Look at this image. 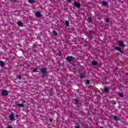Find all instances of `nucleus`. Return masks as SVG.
<instances>
[{
    "label": "nucleus",
    "mask_w": 128,
    "mask_h": 128,
    "mask_svg": "<svg viewBox=\"0 0 128 128\" xmlns=\"http://www.w3.org/2000/svg\"><path fill=\"white\" fill-rule=\"evenodd\" d=\"M41 72L44 76H46V72H47L46 68H42V69H41Z\"/></svg>",
    "instance_id": "f257e3e1"
},
{
    "label": "nucleus",
    "mask_w": 128,
    "mask_h": 128,
    "mask_svg": "<svg viewBox=\"0 0 128 128\" xmlns=\"http://www.w3.org/2000/svg\"><path fill=\"white\" fill-rule=\"evenodd\" d=\"M9 118H10L12 122H14V114H11L9 116Z\"/></svg>",
    "instance_id": "f03ea898"
},
{
    "label": "nucleus",
    "mask_w": 128,
    "mask_h": 128,
    "mask_svg": "<svg viewBox=\"0 0 128 128\" xmlns=\"http://www.w3.org/2000/svg\"><path fill=\"white\" fill-rule=\"evenodd\" d=\"M2 96H6L7 94H8V91L6 90H3L2 92Z\"/></svg>",
    "instance_id": "7ed1b4c3"
},
{
    "label": "nucleus",
    "mask_w": 128,
    "mask_h": 128,
    "mask_svg": "<svg viewBox=\"0 0 128 128\" xmlns=\"http://www.w3.org/2000/svg\"><path fill=\"white\" fill-rule=\"evenodd\" d=\"M74 6H76V8H80V4L76 1L74 2Z\"/></svg>",
    "instance_id": "20e7f679"
},
{
    "label": "nucleus",
    "mask_w": 128,
    "mask_h": 128,
    "mask_svg": "<svg viewBox=\"0 0 128 128\" xmlns=\"http://www.w3.org/2000/svg\"><path fill=\"white\" fill-rule=\"evenodd\" d=\"M74 58L72 56H68L66 57V60L68 62H72V60H73Z\"/></svg>",
    "instance_id": "39448f33"
},
{
    "label": "nucleus",
    "mask_w": 128,
    "mask_h": 128,
    "mask_svg": "<svg viewBox=\"0 0 128 128\" xmlns=\"http://www.w3.org/2000/svg\"><path fill=\"white\" fill-rule=\"evenodd\" d=\"M115 50H118L119 52H121V54H124V51L122 50L121 48L116 46L115 47Z\"/></svg>",
    "instance_id": "423d86ee"
},
{
    "label": "nucleus",
    "mask_w": 128,
    "mask_h": 128,
    "mask_svg": "<svg viewBox=\"0 0 128 128\" xmlns=\"http://www.w3.org/2000/svg\"><path fill=\"white\" fill-rule=\"evenodd\" d=\"M26 102L24 100H23L22 102V104H17L18 106H20V107H22V106H24V104Z\"/></svg>",
    "instance_id": "0eeeda50"
},
{
    "label": "nucleus",
    "mask_w": 128,
    "mask_h": 128,
    "mask_svg": "<svg viewBox=\"0 0 128 128\" xmlns=\"http://www.w3.org/2000/svg\"><path fill=\"white\" fill-rule=\"evenodd\" d=\"M80 78L82 80V78H86V74H82L80 75Z\"/></svg>",
    "instance_id": "6e6552de"
},
{
    "label": "nucleus",
    "mask_w": 128,
    "mask_h": 128,
    "mask_svg": "<svg viewBox=\"0 0 128 128\" xmlns=\"http://www.w3.org/2000/svg\"><path fill=\"white\" fill-rule=\"evenodd\" d=\"M101 4L102 6H108V2H106V1H102L101 2Z\"/></svg>",
    "instance_id": "1a4fd4ad"
},
{
    "label": "nucleus",
    "mask_w": 128,
    "mask_h": 128,
    "mask_svg": "<svg viewBox=\"0 0 128 128\" xmlns=\"http://www.w3.org/2000/svg\"><path fill=\"white\" fill-rule=\"evenodd\" d=\"M36 18H40L42 16V14H40V12H38L36 13Z\"/></svg>",
    "instance_id": "9d476101"
},
{
    "label": "nucleus",
    "mask_w": 128,
    "mask_h": 128,
    "mask_svg": "<svg viewBox=\"0 0 128 128\" xmlns=\"http://www.w3.org/2000/svg\"><path fill=\"white\" fill-rule=\"evenodd\" d=\"M118 44L119 46H122H122H124V42H122V41H119L118 42Z\"/></svg>",
    "instance_id": "9b49d317"
},
{
    "label": "nucleus",
    "mask_w": 128,
    "mask_h": 128,
    "mask_svg": "<svg viewBox=\"0 0 128 128\" xmlns=\"http://www.w3.org/2000/svg\"><path fill=\"white\" fill-rule=\"evenodd\" d=\"M0 64L1 66H2V68H4L6 64H4V61L0 60Z\"/></svg>",
    "instance_id": "f8f14e48"
},
{
    "label": "nucleus",
    "mask_w": 128,
    "mask_h": 128,
    "mask_svg": "<svg viewBox=\"0 0 128 128\" xmlns=\"http://www.w3.org/2000/svg\"><path fill=\"white\" fill-rule=\"evenodd\" d=\"M104 92H110V88L106 87L104 88Z\"/></svg>",
    "instance_id": "ddd939ff"
},
{
    "label": "nucleus",
    "mask_w": 128,
    "mask_h": 128,
    "mask_svg": "<svg viewBox=\"0 0 128 128\" xmlns=\"http://www.w3.org/2000/svg\"><path fill=\"white\" fill-rule=\"evenodd\" d=\"M17 24L19 26H22V22L20 21H18L17 22Z\"/></svg>",
    "instance_id": "4468645a"
},
{
    "label": "nucleus",
    "mask_w": 128,
    "mask_h": 128,
    "mask_svg": "<svg viewBox=\"0 0 128 128\" xmlns=\"http://www.w3.org/2000/svg\"><path fill=\"white\" fill-rule=\"evenodd\" d=\"M92 64L93 66H96V64H98V62L96 61H92Z\"/></svg>",
    "instance_id": "2eb2a0df"
},
{
    "label": "nucleus",
    "mask_w": 128,
    "mask_h": 128,
    "mask_svg": "<svg viewBox=\"0 0 128 128\" xmlns=\"http://www.w3.org/2000/svg\"><path fill=\"white\" fill-rule=\"evenodd\" d=\"M30 4H34V0H28Z\"/></svg>",
    "instance_id": "dca6fc26"
},
{
    "label": "nucleus",
    "mask_w": 128,
    "mask_h": 128,
    "mask_svg": "<svg viewBox=\"0 0 128 128\" xmlns=\"http://www.w3.org/2000/svg\"><path fill=\"white\" fill-rule=\"evenodd\" d=\"M53 34H54V35L55 36H58V32H56V30L53 31Z\"/></svg>",
    "instance_id": "f3484780"
},
{
    "label": "nucleus",
    "mask_w": 128,
    "mask_h": 128,
    "mask_svg": "<svg viewBox=\"0 0 128 128\" xmlns=\"http://www.w3.org/2000/svg\"><path fill=\"white\" fill-rule=\"evenodd\" d=\"M65 22H66V26H70V23L68 22V21L66 20V21H65Z\"/></svg>",
    "instance_id": "a211bd4d"
},
{
    "label": "nucleus",
    "mask_w": 128,
    "mask_h": 128,
    "mask_svg": "<svg viewBox=\"0 0 128 128\" xmlns=\"http://www.w3.org/2000/svg\"><path fill=\"white\" fill-rule=\"evenodd\" d=\"M114 120H120V118H118V116H114Z\"/></svg>",
    "instance_id": "6ab92c4d"
},
{
    "label": "nucleus",
    "mask_w": 128,
    "mask_h": 128,
    "mask_svg": "<svg viewBox=\"0 0 128 128\" xmlns=\"http://www.w3.org/2000/svg\"><path fill=\"white\" fill-rule=\"evenodd\" d=\"M118 96H120V98H123L124 97V94H122V92H118Z\"/></svg>",
    "instance_id": "aec40b11"
},
{
    "label": "nucleus",
    "mask_w": 128,
    "mask_h": 128,
    "mask_svg": "<svg viewBox=\"0 0 128 128\" xmlns=\"http://www.w3.org/2000/svg\"><path fill=\"white\" fill-rule=\"evenodd\" d=\"M78 104V99L75 100V104Z\"/></svg>",
    "instance_id": "412c9836"
},
{
    "label": "nucleus",
    "mask_w": 128,
    "mask_h": 128,
    "mask_svg": "<svg viewBox=\"0 0 128 128\" xmlns=\"http://www.w3.org/2000/svg\"><path fill=\"white\" fill-rule=\"evenodd\" d=\"M33 72H38V69L37 68L34 69Z\"/></svg>",
    "instance_id": "4be33fe9"
},
{
    "label": "nucleus",
    "mask_w": 128,
    "mask_h": 128,
    "mask_svg": "<svg viewBox=\"0 0 128 128\" xmlns=\"http://www.w3.org/2000/svg\"><path fill=\"white\" fill-rule=\"evenodd\" d=\"M106 22H110V18H106Z\"/></svg>",
    "instance_id": "5701e85b"
},
{
    "label": "nucleus",
    "mask_w": 128,
    "mask_h": 128,
    "mask_svg": "<svg viewBox=\"0 0 128 128\" xmlns=\"http://www.w3.org/2000/svg\"><path fill=\"white\" fill-rule=\"evenodd\" d=\"M86 84H90V82L89 80H86Z\"/></svg>",
    "instance_id": "b1692460"
},
{
    "label": "nucleus",
    "mask_w": 128,
    "mask_h": 128,
    "mask_svg": "<svg viewBox=\"0 0 128 128\" xmlns=\"http://www.w3.org/2000/svg\"><path fill=\"white\" fill-rule=\"evenodd\" d=\"M58 56H62V52H60L58 53Z\"/></svg>",
    "instance_id": "393cba45"
},
{
    "label": "nucleus",
    "mask_w": 128,
    "mask_h": 128,
    "mask_svg": "<svg viewBox=\"0 0 128 128\" xmlns=\"http://www.w3.org/2000/svg\"><path fill=\"white\" fill-rule=\"evenodd\" d=\"M18 78L19 80H22V76H21L20 75H19V76H18Z\"/></svg>",
    "instance_id": "a878e982"
},
{
    "label": "nucleus",
    "mask_w": 128,
    "mask_h": 128,
    "mask_svg": "<svg viewBox=\"0 0 128 128\" xmlns=\"http://www.w3.org/2000/svg\"><path fill=\"white\" fill-rule=\"evenodd\" d=\"M88 20H89L90 22H92V18H88Z\"/></svg>",
    "instance_id": "bb28decb"
},
{
    "label": "nucleus",
    "mask_w": 128,
    "mask_h": 128,
    "mask_svg": "<svg viewBox=\"0 0 128 128\" xmlns=\"http://www.w3.org/2000/svg\"><path fill=\"white\" fill-rule=\"evenodd\" d=\"M8 128H14L12 126H9Z\"/></svg>",
    "instance_id": "cd10ccee"
},
{
    "label": "nucleus",
    "mask_w": 128,
    "mask_h": 128,
    "mask_svg": "<svg viewBox=\"0 0 128 128\" xmlns=\"http://www.w3.org/2000/svg\"><path fill=\"white\" fill-rule=\"evenodd\" d=\"M50 122H52V119H50Z\"/></svg>",
    "instance_id": "c85d7f7f"
},
{
    "label": "nucleus",
    "mask_w": 128,
    "mask_h": 128,
    "mask_svg": "<svg viewBox=\"0 0 128 128\" xmlns=\"http://www.w3.org/2000/svg\"><path fill=\"white\" fill-rule=\"evenodd\" d=\"M75 128H80V126H76Z\"/></svg>",
    "instance_id": "c756f323"
},
{
    "label": "nucleus",
    "mask_w": 128,
    "mask_h": 128,
    "mask_svg": "<svg viewBox=\"0 0 128 128\" xmlns=\"http://www.w3.org/2000/svg\"><path fill=\"white\" fill-rule=\"evenodd\" d=\"M68 2H72V0H68Z\"/></svg>",
    "instance_id": "7c9ffc66"
},
{
    "label": "nucleus",
    "mask_w": 128,
    "mask_h": 128,
    "mask_svg": "<svg viewBox=\"0 0 128 128\" xmlns=\"http://www.w3.org/2000/svg\"><path fill=\"white\" fill-rule=\"evenodd\" d=\"M14 2H16V0H13Z\"/></svg>",
    "instance_id": "2f4dec72"
},
{
    "label": "nucleus",
    "mask_w": 128,
    "mask_h": 128,
    "mask_svg": "<svg viewBox=\"0 0 128 128\" xmlns=\"http://www.w3.org/2000/svg\"><path fill=\"white\" fill-rule=\"evenodd\" d=\"M16 116H18V115H16Z\"/></svg>",
    "instance_id": "473e14b6"
}]
</instances>
